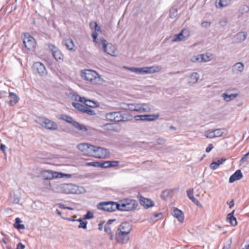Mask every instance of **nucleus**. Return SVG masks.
Returning <instances> with one entry per match:
<instances>
[{"label":"nucleus","instance_id":"8","mask_svg":"<svg viewBox=\"0 0 249 249\" xmlns=\"http://www.w3.org/2000/svg\"><path fill=\"white\" fill-rule=\"evenodd\" d=\"M63 175V173L50 170H43L40 172V176L45 180H51L53 178H61Z\"/></svg>","mask_w":249,"mask_h":249},{"label":"nucleus","instance_id":"26","mask_svg":"<svg viewBox=\"0 0 249 249\" xmlns=\"http://www.w3.org/2000/svg\"><path fill=\"white\" fill-rule=\"evenodd\" d=\"M58 118L69 124H71L72 125L73 124L74 122L75 121L71 117L67 114H61L59 116V117H58Z\"/></svg>","mask_w":249,"mask_h":249},{"label":"nucleus","instance_id":"52","mask_svg":"<svg viewBox=\"0 0 249 249\" xmlns=\"http://www.w3.org/2000/svg\"><path fill=\"white\" fill-rule=\"evenodd\" d=\"M166 140L163 138H159L157 139V142L159 144H164Z\"/></svg>","mask_w":249,"mask_h":249},{"label":"nucleus","instance_id":"62","mask_svg":"<svg viewBox=\"0 0 249 249\" xmlns=\"http://www.w3.org/2000/svg\"><path fill=\"white\" fill-rule=\"evenodd\" d=\"M76 217V215H73L71 217L67 218L66 219L69 221L74 222V221H76V219H75Z\"/></svg>","mask_w":249,"mask_h":249},{"label":"nucleus","instance_id":"50","mask_svg":"<svg viewBox=\"0 0 249 249\" xmlns=\"http://www.w3.org/2000/svg\"><path fill=\"white\" fill-rule=\"evenodd\" d=\"M191 200L197 206L199 207H202V205L199 203L198 199H196V198H195V197H192V198L191 199Z\"/></svg>","mask_w":249,"mask_h":249},{"label":"nucleus","instance_id":"55","mask_svg":"<svg viewBox=\"0 0 249 249\" xmlns=\"http://www.w3.org/2000/svg\"><path fill=\"white\" fill-rule=\"evenodd\" d=\"M110 167H116L119 165V161L116 160L110 161Z\"/></svg>","mask_w":249,"mask_h":249},{"label":"nucleus","instance_id":"27","mask_svg":"<svg viewBox=\"0 0 249 249\" xmlns=\"http://www.w3.org/2000/svg\"><path fill=\"white\" fill-rule=\"evenodd\" d=\"M72 126L82 133H86L88 131V129L85 125L80 124L76 121L74 122Z\"/></svg>","mask_w":249,"mask_h":249},{"label":"nucleus","instance_id":"1","mask_svg":"<svg viewBox=\"0 0 249 249\" xmlns=\"http://www.w3.org/2000/svg\"><path fill=\"white\" fill-rule=\"evenodd\" d=\"M138 202L137 200L125 198L119 201V210L121 211H130L135 210L138 206Z\"/></svg>","mask_w":249,"mask_h":249},{"label":"nucleus","instance_id":"45","mask_svg":"<svg viewBox=\"0 0 249 249\" xmlns=\"http://www.w3.org/2000/svg\"><path fill=\"white\" fill-rule=\"evenodd\" d=\"M178 14V11L177 9H173L170 10V14H169V17L172 18H174L176 17Z\"/></svg>","mask_w":249,"mask_h":249},{"label":"nucleus","instance_id":"28","mask_svg":"<svg viewBox=\"0 0 249 249\" xmlns=\"http://www.w3.org/2000/svg\"><path fill=\"white\" fill-rule=\"evenodd\" d=\"M9 98L10 99L9 103L11 106L15 105L19 100L18 97L13 92L9 93Z\"/></svg>","mask_w":249,"mask_h":249},{"label":"nucleus","instance_id":"41","mask_svg":"<svg viewBox=\"0 0 249 249\" xmlns=\"http://www.w3.org/2000/svg\"><path fill=\"white\" fill-rule=\"evenodd\" d=\"M205 136L206 138H210V139L215 138L213 130L212 131L209 130V131H206L205 134Z\"/></svg>","mask_w":249,"mask_h":249},{"label":"nucleus","instance_id":"24","mask_svg":"<svg viewBox=\"0 0 249 249\" xmlns=\"http://www.w3.org/2000/svg\"><path fill=\"white\" fill-rule=\"evenodd\" d=\"M173 215L180 222H182L184 220V216L183 212L177 208L174 209Z\"/></svg>","mask_w":249,"mask_h":249},{"label":"nucleus","instance_id":"57","mask_svg":"<svg viewBox=\"0 0 249 249\" xmlns=\"http://www.w3.org/2000/svg\"><path fill=\"white\" fill-rule=\"evenodd\" d=\"M21 222H22V221L21 220L20 218L17 217L15 219V222L14 225V227H15L16 226H17V225L20 224Z\"/></svg>","mask_w":249,"mask_h":249},{"label":"nucleus","instance_id":"25","mask_svg":"<svg viewBox=\"0 0 249 249\" xmlns=\"http://www.w3.org/2000/svg\"><path fill=\"white\" fill-rule=\"evenodd\" d=\"M101 127L105 130L108 131H117V128L115 126L114 124L107 123L103 124Z\"/></svg>","mask_w":249,"mask_h":249},{"label":"nucleus","instance_id":"56","mask_svg":"<svg viewBox=\"0 0 249 249\" xmlns=\"http://www.w3.org/2000/svg\"><path fill=\"white\" fill-rule=\"evenodd\" d=\"M213 148V145L212 143H210L208 145L207 148L205 149L206 152H210Z\"/></svg>","mask_w":249,"mask_h":249},{"label":"nucleus","instance_id":"14","mask_svg":"<svg viewBox=\"0 0 249 249\" xmlns=\"http://www.w3.org/2000/svg\"><path fill=\"white\" fill-rule=\"evenodd\" d=\"M32 69L35 72L38 73L40 76L45 75L47 73L45 66L40 62H35Z\"/></svg>","mask_w":249,"mask_h":249},{"label":"nucleus","instance_id":"44","mask_svg":"<svg viewBox=\"0 0 249 249\" xmlns=\"http://www.w3.org/2000/svg\"><path fill=\"white\" fill-rule=\"evenodd\" d=\"M84 113H86L89 115H94L96 114L94 110L91 109L87 107L85 108Z\"/></svg>","mask_w":249,"mask_h":249},{"label":"nucleus","instance_id":"63","mask_svg":"<svg viewBox=\"0 0 249 249\" xmlns=\"http://www.w3.org/2000/svg\"><path fill=\"white\" fill-rule=\"evenodd\" d=\"M78 101L81 103H83L85 105L87 102L88 100H87L85 97H79Z\"/></svg>","mask_w":249,"mask_h":249},{"label":"nucleus","instance_id":"17","mask_svg":"<svg viewBox=\"0 0 249 249\" xmlns=\"http://www.w3.org/2000/svg\"><path fill=\"white\" fill-rule=\"evenodd\" d=\"M190 36L189 31L187 29H182L180 33L176 35L173 39V42L185 40Z\"/></svg>","mask_w":249,"mask_h":249},{"label":"nucleus","instance_id":"7","mask_svg":"<svg viewBox=\"0 0 249 249\" xmlns=\"http://www.w3.org/2000/svg\"><path fill=\"white\" fill-rule=\"evenodd\" d=\"M60 191L65 194H79L80 191L79 190V187L72 183L63 184L60 186Z\"/></svg>","mask_w":249,"mask_h":249},{"label":"nucleus","instance_id":"36","mask_svg":"<svg viewBox=\"0 0 249 249\" xmlns=\"http://www.w3.org/2000/svg\"><path fill=\"white\" fill-rule=\"evenodd\" d=\"M199 78V75L197 72H193L191 74L190 76V82L192 83H195L198 81Z\"/></svg>","mask_w":249,"mask_h":249},{"label":"nucleus","instance_id":"10","mask_svg":"<svg viewBox=\"0 0 249 249\" xmlns=\"http://www.w3.org/2000/svg\"><path fill=\"white\" fill-rule=\"evenodd\" d=\"M48 48L51 51L54 58L58 62H62L64 60V55L56 46L53 44H49Z\"/></svg>","mask_w":249,"mask_h":249},{"label":"nucleus","instance_id":"20","mask_svg":"<svg viewBox=\"0 0 249 249\" xmlns=\"http://www.w3.org/2000/svg\"><path fill=\"white\" fill-rule=\"evenodd\" d=\"M132 229L131 225L127 222H123L119 226L117 231H119L124 232L128 234H129Z\"/></svg>","mask_w":249,"mask_h":249},{"label":"nucleus","instance_id":"53","mask_svg":"<svg viewBox=\"0 0 249 249\" xmlns=\"http://www.w3.org/2000/svg\"><path fill=\"white\" fill-rule=\"evenodd\" d=\"M98 161H92L86 163V165L88 166H93L98 167Z\"/></svg>","mask_w":249,"mask_h":249},{"label":"nucleus","instance_id":"38","mask_svg":"<svg viewBox=\"0 0 249 249\" xmlns=\"http://www.w3.org/2000/svg\"><path fill=\"white\" fill-rule=\"evenodd\" d=\"M239 11L242 14L246 13L249 11V6L243 5L240 7Z\"/></svg>","mask_w":249,"mask_h":249},{"label":"nucleus","instance_id":"13","mask_svg":"<svg viewBox=\"0 0 249 249\" xmlns=\"http://www.w3.org/2000/svg\"><path fill=\"white\" fill-rule=\"evenodd\" d=\"M161 70V67L159 66H153L151 67H145L138 68V74H144L153 73L159 72Z\"/></svg>","mask_w":249,"mask_h":249},{"label":"nucleus","instance_id":"39","mask_svg":"<svg viewBox=\"0 0 249 249\" xmlns=\"http://www.w3.org/2000/svg\"><path fill=\"white\" fill-rule=\"evenodd\" d=\"M249 156V151L244 155L240 160V165L244 164V165L247 164V158Z\"/></svg>","mask_w":249,"mask_h":249},{"label":"nucleus","instance_id":"19","mask_svg":"<svg viewBox=\"0 0 249 249\" xmlns=\"http://www.w3.org/2000/svg\"><path fill=\"white\" fill-rule=\"evenodd\" d=\"M139 201L140 204L146 209L154 205V202L152 200L141 196H139Z\"/></svg>","mask_w":249,"mask_h":249},{"label":"nucleus","instance_id":"48","mask_svg":"<svg viewBox=\"0 0 249 249\" xmlns=\"http://www.w3.org/2000/svg\"><path fill=\"white\" fill-rule=\"evenodd\" d=\"M191 61L193 62H200V60H201V54L197 55L194 56L191 58Z\"/></svg>","mask_w":249,"mask_h":249},{"label":"nucleus","instance_id":"31","mask_svg":"<svg viewBox=\"0 0 249 249\" xmlns=\"http://www.w3.org/2000/svg\"><path fill=\"white\" fill-rule=\"evenodd\" d=\"M234 210L227 215V219L229 220L232 226L237 225V221L236 218L233 216Z\"/></svg>","mask_w":249,"mask_h":249},{"label":"nucleus","instance_id":"5","mask_svg":"<svg viewBox=\"0 0 249 249\" xmlns=\"http://www.w3.org/2000/svg\"><path fill=\"white\" fill-rule=\"evenodd\" d=\"M119 202L114 201H106L99 203L97 205L99 210H102L108 212H112L116 210H119Z\"/></svg>","mask_w":249,"mask_h":249},{"label":"nucleus","instance_id":"37","mask_svg":"<svg viewBox=\"0 0 249 249\" xmlns=\"http://www.w3.org/2000/svg\"><path fill=\"white\" fill-rule=\"evenodd\" d=\"M231 0H219L218 5L220 8H223L229 5Z\"/></svg>","mask_w":249,"mask_h":249},{"label":"nucleus","instance_id":"49","mask_svg":"<svg viewBox=\"0 0 249 249\" xmlns=\"http://www.w3.org/2000/svg\"><path fill=\"white\" fill-rule=\"evenodd\" d=\"M124 68L125 69L131 71V72H133L137 74H138V68L127 67H124Z\"/></svg>","mask_w":249,"mask_h":249},{"label":"nucleus","instance_id":"4","mask_svg":"<svg viewBox=\"0 0 249 249\" xmlns=\"http://www.w3.org/2000/svg\"><path fill=\"white\" fill-rule=\"evenodd\" d=\"M36 123L46 129L52 131L56 130L58 128V124L55 122L43 117H38Z\"/></svg>","mask_w":249,"mask_h":249},{"label":"nucleus","instance_id":"29","mask_svg":"<svg viewBox=\"0 0 249 249\" xmlns=\"http://www.w3.org/2000/svg\"><path fill=\"white\" fill-rule=\"evenodd\" d=\"M247 35L246 32H240L236 34L235 38L238 42H241L246 39Z\"/></svg>","mask_w":249,"mask_h":249},{"label":"nucleus","instance_id":"43","mask_svg":"<svg viewBox=\"0 0 249 249\" xmlns=\"http://www.w3.org/2000/svg\"><path fill=\"white\" fill-rule=\"evenodd\" d=\"M93 213L90 211H88L87 213L83 217V219H89L93 218Z\"/></svg>","mask_w":249,"mask_h":249},{"label":"nucleus","instance_id":"6","mask_svg":"<svg viewBox=\"0 0 249 249\" xmlns=\"http://www.w3.org/2000/svg\"><path fill=\"white\" fill-rule=\"evenodd\" d=\"M81 76L86 80L92 83H97L99 80V75L95 71L85 70L81 72Z\"/></svg>","mask_w":249,"mask_h":249},{"label":"nucleus","instance_id":"30","mask_svg":"<svg viewBox=\"0 0 249 249\" xmlns=\"http://www.w3.org/2000/svg\"><path fill=\"white\" fill-rule=\"evenodd\" d=\"M237 96L238 94L237 93H232L229 95L226 93H224L222 94V97L223 98L224 100L227 102L234 99L237 97Z\"/></svg>","mask_w":249,"mask_h":249},{"label":"nucleus","instance_id":"16","mask_svg":"<svg viewBox=\"0 0 249 249\" xmlns=\"http://www.w3.org/2000/svg\"><path fill=\"white\" fill-rule=\"evenodd\" d=\"M160 117L159 113L155 114H146L137 115L135 119L137 120H141L143 121H154L157 120Z\"/></svg>","mask_w":249,"mask_h":249},{"label":"nucleus","instance_id":"58","mask_svg":"<svg viewBox=\"0 0 249 249\" xmlns=\"http://www.w3.org/2000/svg\"><path fill=\"white\" fill-rule=\"evenodd\" d=\"M91 36L93 38V41L96 42V40L98 36V34L96 32H94L92 33V34H91Z\"/></svg>","mask_w":249,"mask_h":249},{"label":"nucleus","instance_id":"15","mask_svg":"<svg viewBox=\"0 0 249 249\" xmlns=\"http://www.w3.org/2000/svg\"><path fill=\"white\" fill-rule=\"evenodd\" d=\"M115 238L117 243L124 244L128 242L129 240V234L124 233V232L116 231Z\"/></svg>","mask_w":249,"mask_h":249},{"label":"nucleus","instance_id":"47","mask_svg":"<svg viewBox=\"0 0 249 249\" xmlns=\"http://www.w3.org/2000/svg\"><path fill=\"white\" fill-rule=\"evenodd\" d=\"M87 224H88L87 221H83L82 222H81L77 227L79 229L83 228L84 229H86L87 228Z\"/></svg>","mask_w":249,"mask_h":249},{"label":"nucleus","instance_id":"12","mask_svg":"<svg viewBox=\"0 0 249 249\" xmlns=\"http://www.w3.org/2000/svg\"><path fill=\"white\" fill-rule=\"evenodd\" d=\"M23 41L25 47L29 50L34 49L36 47L35 40L29 33L24 34Z\"/></svg>","mask_w":249,"mask_h":249},{"label":"nucleus","instance_id":"40","mask_svg":"<svg viewBox=\"0 0 249 249\" xmlns=\"http://www.w3.org/2000/svg\"><path fill=\"white\" fill-rule=\"evenodd\" d=\"M89 26L91 29H95V30L97 31H101L100 27H98L97 22L95 21L90 22L89 24Z\"/></svg>","mask_w":249,"mask_h":249},{"label":"nucleus","instance_id":"22","mask_svg":"<svg viewBox=\"0 0 249 249\" xmlns=\"http://www.w3.org/2000/svg\"><path fill=\"white\" fill-rule=\"evenodd\" d=\"M226 160V159L222 158L216 161L212 162L210 165V168L212 170H215Z\"/></svg>","mask_w":249,"mask_h":249},{"label":"nucleus","instance_id":"23","mask_svg":"<svg viewBox=\"0 0 249 249\" xmlns=\"http://www.w3.org/2000/svg\"><path fill=\"white\" fill-rule=\"evenodd\" d=\"M64 44L70 51L74 52L76 50L73 40L71 38H67L64 40Z\"/></svg>","mask_w":249,"mask_h":249},{"label":"nucleus","instance_id":"60","mask_svg":"<svg viewBox=\"0 0 249 249\" xmlns=\"http://www.w3.org/2000/svg\"><path fill=\"white\" fill-rule=\"evenodd\" d=\"M210 25H211V22H209L207 21H203L201 23L202 26L204 27H209L210 26Z\"/></svg>","mask_w":249,"mask_h":249},{"label":"nucleus","instance_id":"64","mask_svg":"<svg viewBox=\"0 0 249 249\" xmlns=\"http://www.w3.org/2000/svg\"><path fill=\"white\" fill-rule=\"evenodd\" d=\"M104 164H105V168H109L110 167V161H104Z\"/></svg>","mask_w":249,"mask_h":249},{"label":"nucleus","instance_id":"54","mask_svg":"<svg viewBox=\"0 0 249 249\" xmlns=\"http://www.w3.org/2000/svg\"><path fill=\"white\" fill-rule=\"evenodd\" d=\"M193 193V189H189L187 191V194L190 199H191L192 197H194Z\"/></svg>","mask_w":249,"mask_h":249},{"label":"nucleus","instance_id":"59","mask_svg":"<svg viewBox=\"0 0 249 249\" xmlns=\"http://www.w3.org/2000/svg\"><path fill=\"white\" fill-rule=\"evenodd\" d=\"M25 247L23 244H22L21 242H19L18 244L16 249H24Z\"/></svg>","mask_w":249,"mask_h":249},{"label":"nucleus","instance_id":"34","mask_svg":"<svg viewBox=\"0 0 249 249\" xmlns=\"http://www.w3.org/2000/svg\"><path fill=\"white\" fill-rule=\"evenodd\" d=\"M244 69V65L241 62L236 63L233 67V71L235 72H242Z\"/></svg>","mask_w":249,"mask_h":249},{"label":"nucleus","instance_id":"33","mask_svg":"<svg viewBox=\"0 0 249 249\" xmlns=\"http://www.w3.org/2000/svg\"><path fill=\"white\" fill-rule=\"evenodd\" d=\"M213 55L209 53H206L205 54H201V60L200 62H209L212 59Z\"/></svg>","mask_w":249,"mask_h":249},{"label":"nucleus","instance_id":"9","mask_svg":"<svg viewBox=\"0 0 249 249\" xmlns=\"http://www.w3.org/2000/svg\"><path fill=\"white\" fill-rule=\"evenodd\" d=\"M100 44L105 53L111 56L115 55V48L111 43H109L106 39L102 38L101 39Z\"/></svg>","mask_w":249,"mask_h":249},{"label":"nucleus","instance_id":"11","mask_svg":"<svg viewBox=\"0 0 249 249\" xmlns=\"http://www.w3.org/2000/svg\"><path fill=\"white\" fill-rule=\"evenodd\" d=\"M106 117L107 120L116 122H124L125 121L121 111L107 113L106 114Z\"/></svg>","mask_w":249,"mask_h":249},{"label":"nucleus","instance_id":"18","mask_svg":"<svg viewBox=\"0 0 249 249\" xmlns=\"http://www.w3.org/2000/svg\"><path fill=\"white\" fill-rule=\"evenodd\" d=\"M93 145L87 143H81L77 145V148L85 154L90 155Z\"/></svg>","mask_w":249,"mask_h":249},{"label":"nucleus","instance_id":"2","mask_svg":"<svg viewBox=\"0 0 249 249\" xmlns=\"http://www.w3.org/2000/svg\"><path fill=\"white\" fill-rule=\"evenodd\" d=\"M127 107L130 111L138 113L150 112L153 108L152 106L148 103L127 104Z\"/></svg>","mask_w":249,"mask_h":249},{"label":"nucleus","instance_id":"21","mask_svg":"<svg viewBox=\"0 0 249 249\" xmlns=\"http://www.w3.org/2000/svg\"><path fill=\"white\" fill-rule=\"evenodd\" d=\"M243 177L242 173L240 170H236L229 178V182L232 183L236 180L240 179Z\"/></svg>","mask_w":249,"mask_h":249},{"label":"nucleus","instance_id":"32","mask_svg":"<svg viewBox=\"0 0 249 249\" xmlns=\"http://www.w3.org/2000/svg\"><path fill=\"white\" fill-rule=\"evenodd\" d=\"M215 137H220L227 134V130L224 128H219L213 130Z\"/></svg>","mask_w":249,"mask_h":249},{"label":"nucleus","instance_id":"61","mask_svg":"<svg viewBox=\"0 0 249 249\" xmlns=\"http://www.w3.org/2000/svg\"><path fill=\"white\" fill-rule=\"evenodd\" d=\"M15 228L17 229L18 230H21V229H25V227L24 225L23 224H18L17 225V226H16L15 227Z\"/></svg>","mask_w":249,"mask_h":249},{"label":"nucleus","instance_id":"46","mask_svg":"<svg viewBox=\"0 0 249 249\" xmlns=\"http://www.w3.org/2000/svg\"><path fill=\"white\" fill-rule=\"evenodd\" d=\"M86 107H94L96 106V104L95 102L90 100H88L87 102L85 104Z\"/></svg>","mask_w":249,"mask_h":249},{"label":"nucleus","instance_id":"3","mask_svg":"<svg viewBox=\"0 0 249 249\" xmlns=\"http://www.w3.org/2000/svg\"><path fill=\"white\" fill-rule=\"evenodd\" d=\"M90 156L98 159H106L110 156L107 149L93 145Z\"/></svg>","mask_w":249,"mask_h":249},{"label":"nucleus","instance_id":"42","mask_svg":"<svg viewBox=\"0 0 249 249\" xmlns=\"http://www.w3.org/2000/svg\"><path fill=\"white\" fill-rule=\"evenodd\" d=\"M170 192L168 190L163 191L161 195V197L164 199H166L168 197H170Z\"/></svg>","mask_w":249,"mask_h":249},{"label":"nucleus","instance_id":"35","mask_svg":"<svg viewBox=\"0 0 249 249\" xmlns=\"http://www.w3.org/2000/svg\"><path fill=\"white\" fill-rule=\"evenodd\" d=\"M104 231L109 235V238L110 240L114 239V235L111 231V228L108 225H105L104 227Z\"/></svg>","mask_w":249,"mask_h":249},{"label":"nucleus","instance_id":"51","mask_svg":"<svg viewBox=\"0 0 249 249\" xmlns=\"http://www.w3.org/2000/svg\"><path fill=\"white\" fill-rule=\"evenodd\" d=\"M71 104L72 106L78 110L80 107H81V106L83 105L82 104L76 102H72Z\"/></svg>","mask_w":249,"mask_h":249}]
</instances>
